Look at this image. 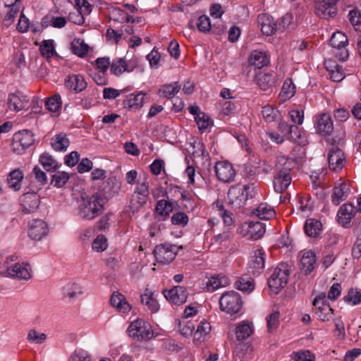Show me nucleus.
Wrapping results in <instances>:
<instances>
[{"label":"nucleus","instance_id":"obj_3","mask_svg":"<svg viewBox=\"0 0 361 361\" xmlns=\"http://www.w3.org/2000/svg\"><path fill=\"white\" fill-rule=\"evenodd\" d=\"M290 269L287 264L280 263L268 279V285L271 291L278 293L283 288L288 280Z\"/></svg>","mask_w":361,"mask_h":361},{"label":"nucleus","instance_id":"obj_61","mask_svg":"<svg viewBox=\"0 0 361 361\" xmlns=\"http://www.w3.org/2000/svg\"><path fill=\"white\" fill-rule=\"evenodd\" d=\"M47 338V335L45 334L38 333L36 330L32 329L29 331L27 334V339L30 341L37 344L42 343Z\"/></svg>","mask_w":361,"mask_h":361},{"label":"nucleus","instance_id":"obj_11","mask_svg":"<svg viewBox=\"0 0 361 361\" xmlns=\"http://www.w3.org/2000/svg\"><path fill=\"white\" fill-rule=\"evenodd\" d=\"M338 0H314L315 14L320 18L328 19L336 14Z\"/></svg>","mask_w":361,"mask_h":361},{"label":"nucleus","instance_id":"obj_31","mask_svg":"<svg viewBox=\"0 0 361 361\" xmlns=\"http://www.w3.org/2000/svg\"><path fill=\"white\" fill-rule=\"evenodd\" d=\"M249 61L250 64L258 68H262L267 66L269 62L266 53L258 50H254L251 52Z\"/></svg>","mask_w":361,"mask_h":361},{"label":"nucleus","instance_id":"obj_63","mask_svg":"<svg viewBox=\"0 0 361 361\" xmlns=\"http://www.w3.org/2000/svg\"><path fill=\"white\" fill-rule=\"evenodd\" d=\"M95 65L99 71L102 74H105L109 67H111V61L109 57H100L95 60Z\"/></svg>","mask_w":361,"mask_h":361},{"label":"nucleus","instance_id":"obj_30","mask_svg":"<svg viewBox=\"0 0 361 361\" xmlns=\"http://www.w3.org/2000/svg\"><path fill=\"white\" fill-rule=\"evenodd\" d=\"M70 145L66 133H61L54 135L51 140V147L56 152H65Z\"/></svg>","mask_w":361,"mask_h":361},{"label":"nucleus","instance_id":"obj_24","mask_svg":"<svg viewBox=\"0 0 361 361\" xmlns=\"http://www.w3.org/2000/svg\"><path fill=\"white\" fill-rule=\"evenodd\" d=\"M316 256L312 251L305 252L300 259V269L305 275L310 274L314 269Z\"/></svg>","mask_w":361,"mask_h":361},{"label":"nucleus","instance_id":"obj_55","mask_svg":"<svg viewBox=\"0 0 361 361\" xmlns=\"http://www.w3.org/2000/svg\"><path fill=\"white\" fill-rule=\"evenodd\" d=\"M46 108L51 112H56L61 106V97L59 94H54L49 98L45 102Z\"/></svg>","mask_w":361,"mask_h":361},{"label":"nucleus","instance_id":"obj_58","mask_svg":"<svg viewBox=\"0 0 361 361\" xmlns=\"http://www.w3.org/2000/svg\"><path fill=\"white\" fill-rule=\"evenodd\" d=\"M195 122L200 130L207 129L212 123V121L205 113H199L197 116L195 117Z\"/></svg>","mask_w":361,"mask_h":361},{"label":"nucleus","instance_id":"obj_51","mask_svg":"<svg viewBox=\"0 0 361 361\" xmlns=\"http://www.w3.org/2000/svg\"><path fill=\"white\" fill-rule=\"evenodd\" d=\"M20 1V0H15L14 3H11L10 10L4 18V25L6 27H9L14 21V19L18 12V8L16 6V3Z\"/></svg>","mask_w":361,"mask_h":361},{"label":"nucleus","instance_id":"obj_5","mask_svg":"<svg viewBox=\"0 0 361 361\" xmlns=\"http://www.w3.org/2000/svg\"><path fill=\"white\" fill-rule=\"evenodd\" d=\"M242 303L240 295L235 291L226 292L219 299L221 310L230 314L238 313L242 308Z\"/></svg>","mask_w":361,"mask_h":361},{"label":"nucleus","instance_id":"obj_17","mask_svg":"<svg viewBox=\"0 0 361 361\" xmlns=\"http://www.w3.org/2000/svg\"><path fill=\"white\" fill-rule=\"evenodd\" d=\"M6 271L8 275L12 278L26 281L32 278L31 268L27 263H16L13 266L8 267Z\"/></svg>","mask_w":361,"mask_h":361},{"label":"nucleus","instance_id":"obj_19","mask_svg":"<svg viewBox=\"0 0 361 361\" xmlns=\"http://www.w3.org/2000/svg\"><path fill=\"white\" fill-rule=\"evenodd\" d=\"M349 193L350 188L348 183L341 180L336 181L331 195L332 203L335 205H338L347 198Z\"/></svg>","mask_w":361,"mask_h":361},{"label":"nucleus","instance_id":"obj_37","mask_svg":"<svg viewBox=\"0 0 361 361\" xmlns=\"http://www.w3.org/2000/svg\"><path fill=\"white\" fill-rule=\"evenodd\" d=\"M145 97V94L142 92L137 94H132L127 99L123 101V105L129 109H139L143 105Z\"/></svg>","mask_w":361,"mask_h":361},{"label":"nucleus","instance_id":"obj_6","mask_svg":"<svg viewBox=\"0 0 361 361\" xmlns=\"http://www.w3.org/2000/svg\"><path fill=\"white\" fill-rule=\"evenodd\" d=\"M251 185L249 184L240 187L238 185H233L228 190L227 197L228 204L234 209H240L243 207L248 199V190Z\"/></svg>","mask_w":361,"mask_h":361},{"label":"nucleus","instance_id":"obj_56","mask_svg":"<svg viewBox=\"0 0 361 361\" xmlns=\"http://www.w3.org/2000/svg\"><path fill=\"white\" fill-rule=\"evenodd\" d=\"M343 300L351 305H357L361 302V293L350 289L348 294L344 296Z\"/></svg>","mask_w":361,"mask_h":361},{"label":"nucleus","instance_id":"obj_32","mask_svg":"<svg viewBox=\"0 0 361 361\" xmlns=\"http://www.w3.org/2000/svg\"><path fill=\"white\" fill-rule=\"evenodd\" d=\"M141 302L145 305L147 309L152 312L155 313L159 309V305L157 299L154 296V293L146 290L140 296Z\"/></svg>","mask_w":361,"mask_h":361},{"label":"nucleus","instance_id":"obj_12","mask_svg":"<svg viewBox=\"0 0 361 361\" xmlns=\"http://www.w3.org/2000/svg\"><path fill=\"white\" fill-rule=\"evenodd\" d=\"M217 178L224 183L231 182L235 176V171L233 166L226 161H217L215 165Z\"/></svg>","mask_w":361,"mask_h":361},{"label":"nucleus","instance_id":"obj_2","mask_svg":"<svg viewBox=\"0 0 361 361\" xmlns=\"http://www.w3.org/2000/svg\"><path fill=\"white\" fill-rule=\"evenodd\" d=\"M149 194V185L146 180L142 183H137L134 192L131 195L128 205L129 210L133 215L138 213L146 205Z\"/></svg>","mask_w":361,"mask_h":361},{"label":"nucleus","instance_id":"obj_26","mask_svg":"<svg viewBox=\"0 0 361 361\" xmlns=\"http://www.w3.org/2000/svg\"><path fill=\"white\" fill-rule=\"evenodd\" d=\"M252 214L262 220H269L276 215L274 208L266 202L260 203L252 210Z\"/></svg>","mask_w":361,"mask_h":361},{"label":"nucleus","instance_id":"obj_54","mask_svg":"<svg viewBox=\"0 0 361 361\" xmlns=\"http://www.w3.org/2000/svg\"><path fill=\"white\" fill-rule=\"evenodd\" d=\"M279 312L275 311L267 317V329L269 332H273L279 327Z\"/></svg>","mask_w":361,"mask_h":361},{"label":"nucleus","instance_id":"obj_41","mask_svg":"<svg viewBox=\"0 0 361 361\" xmlns=\"http://www.w3.org/2000/svg\"><path fill=\"white\" fill-rule=\"evenodd\" d=\"M23 178V171L18 169L10 172L7 178V182L10 188L15 190H19L20 189V183Z\"/></svg>","mask_w":361,"mask_h":361},{"label":"nucleus","instance_id":"obj_57","mask_svg":"<svg viewBox=\"0 0 361 361\" xmlns=\"http://www.w3.org/2000/svg\"><path fill=\"white\" fill-rule=\"evenodd\" d=\"M68 361H91V356L87 351L78 349L71 354Z\"/></svg>","mask_w":361,"mask_h":361},{"label":"nucleus","instance_id":"obj_39","mask_svg":"<svg viewBox=\"0 0 361 361\" xmlns=\"http://www.w3.org/2000/svg\"><path fill=\"white\" fill-rule=\"evenodd\" d=\"M262 115L267 123H272L281 120L280 111L272 106L267 105L262 107Z\"/></svg>","mask_w":361,"mask_h":361},{"label":"nucleus","instance_id":"obj_40","mask_svg":"<svg viewBox=\"0 0 361 361\" xmlns=\"http://www.w3.org/2000/svg\"><path fill=\"white\" fill-rule=\"evenodd\" d=\"M39 163L47 171H54L59 168L58 162L47 152L42 154L39 159Z\"/></svg>","mask_w":361,"mask_h":361},{"label":"nucleus","instance_id":"obj_35","mask_svg":"<svg viewBox=\"0 0 361 361\" xmlns=\"http://www.w3.org/2000/svg\"><path fill=\"white\" fill-rule=\"evenodd\" d=\"M68 87L74 90L75 92H81L87 87V82L80 75H75L68 77L66 81Z\"/></svg>","mask_w":361,"mask_h":361},{"label":"nucleus","instance_id":"obj_13","mask_svg":"<svg viewBox=\"0 0 361 361\" xmlns=\"http://www.w3.org/2000/svg\"><path fill=\"white\" fill-rule=\"evenodd\" d=\"M163 293L167 300L177 305L185 302L188 295L186 288L181 286H174L170 290H165Z\"/></svg>","mask_w":361,"mask_h":361},{"label":"nucleus","instance_id":"obj_59","mask_svg":"<svg viewBox=\"0 0 361 361\" xmlns=\"http://www.w3.org/2000/svg\"><path fill=\"white\" fill-rule=\"evenodd\" d=\"M197 29L202 32H207L211 29V23L208 16L203 15L197 20Z\"/></svg>","mask_w":361,"mask_h":361},{"label":"nucleus","instance_id":"obj_44","mask_svg":"<svg viewBox=\"0 0 361 361\" xmlns=\"http://www.w3.org/2000/svg\"><path fill=\"white\" fill-rule=\"evenodd\" d=\"M235 287L243 292L250 293L255 288L254 280L250 276H243L235 283Z\"/></svg>","mask_w":361,"mask_h":361},{"label":"nucleus","instance_id":"obj_15","mask_svg":"<svg viewBox=\"0 0 361 361\" xmlns=\"http://www.w3.org/2000/svg\"><path fill=\"white\" fill-rule=\"evenodd\" d=\"M314 128L318 133L329 135L334 130L333 121L329 114H319L314 117Z\"/></svg>","mask_w":361,"mask_h":361},{"label":"nucleus","instance_id":"obj_46","mask_svg":"<svg viewBox=\"0 0 361 361\" xmlns=\"http://www.w3.org/2000/svg\"><path fill=\"white\" fill-rule=\"evenodd\" d=\"M279 121L280 122L279 123L278 128L281 133H283V136H285L286 139L295 140V139L293 135V133H295L298 130V126L295 125H289L286 121Z\"/></svg>","mask_w":361,"mask_h":361},{"label":"nucleus","instance_id":"obj_7","mask_svg":"<svg viewBox=\"0 0 361 361\" xmlns=\"http://www.w3.org/2000/svg\"><path fill=\"white\" fill-rule=\"evenodd\" d=\"M178 249L175 245L164 243L157 245L153 253L158 263L169 264L175 259Z\"/></svg>","mask_w":361,"mask_h":361},{"label":"nucleus","instance_id":"obj_64","mask_svg":"<svg viewBox=\"0 0 361 361\" xmlns=\"http://www.w3.org/2000/svg\"><path fill=\"white\" fill-rule=\"evenodd\" d=\"M356 232L357 239L353 245L352 253L354 257L359 258L361 256V224L356 229Z\"/></svg>","mask_w":361,"mask_h":361},{"label":"nucleus","instance_id":"obj_9","mask_svg":"<svg viewBox=\"0 0 361 361\" xmlns=\"http://www.w3.org/2000/svg\"><path fill=\"white\" fill-rule=\"evenodd\" d=\"M328 163L331 170L340 171L346 164V157L343 150L333 146L328 154Z\"/></svg>","mask_w":361,"mask_h":361},{"label":"nucleus","instance_id":"obj_60","mask_svg":"<svg viewBox=\"0 0 361 361\" xmlns=\"http://www.w3.org/2000/svg\"><path fill=\"white\" fill-rule=\"evenodd\" d=\"M171 221L173 225L183 227L188 224L189 219L186 214L179 212L171 216Z\"/></svg>","mask_w":361,"mask_h":361},{"label":"nucleus","instance_id":"obj_25","mask_svg":"<svg viewBox=\"0 0 361 361\" xmlns=\"http://www.w3.org/2000/svg\"><path fill=\"white\" fill-rule=\"evenodd\" d=\"M111 305L123 313L128 312L131 306L126 300L124 295L118 292H114L110 298Z\"/></svg>","mask_w":361,"mask_h":361},{"label":"nucleus","instance_id":"obj_16","mask_svg":"<svg viewBox=\"0 0 361 361\" xmlns=\"http://www.w3.org/2000/svg\"><path fill=\"white\" fill-rule=\"evenodd\" d=\"M265 256L263 249L255 250L248 263V271L253 275L259 274L264 268Z\"/></svg>","mask_w":361,"mask_h":361},{"label":"nucleus","instance_id":"obj_27","mask_svg":"<svg viewBox=\"0 0 361 361\" xmlns=\"http://www.w3.org/2000/svg\"><path fill=\"white\" fill-rule=\"evenodd\" d=\"M35 139L33 134L30 130H23L16 134L14 137V145L22 147L25 149L34 143Z\"/></svg>","mask_w":361,"mask_h":361},{"label":"nucleus","instance_id":"obj_4","mask_svg":"<svg viewBox=\"0 0 361 361\" xmlns=\"http://www.w3.org/2000/svg\"><path fill=\"white\" fill-rule=\"evenodd\" d=\"M128 331L129 336L137 341H147L154 336L151 324L141 319L131 322Z\"/></svg>","mask_w":361,"mask_h":361},{"label":"nucleus","instance_id":"obj_53","mask_svg":"<svg viewBox=\"0 0 361 361\" xmlns=\"http://www.w3.org/2000/svg\"><path fill=\"white\" fill-rule=\"evenodd\" d=\"M41 54L46 58H50L55 52L54 41L52 39L44 40L39 48Z\"/></svg>","mask_w":361,"mask_h":361},{"label":"nucleus","instance_id":"obj_47","mask_svg":"<svg viewBox=\"0 0 361 361\" xmlns=\"http://www.w3.org/2000/svg\"><path fill=\"white\" fill-rule=\"evenodd\" d=\"M348 43L347 36L342 32H334L330 39V44L334 49L346 47Z\"/></svg>","mask_w":361,"mask_h":361},{"label":"nucleus","instance_id":"obj_34","mask_svg":"<svg viewBox=\"0 0 361 361\" xmlns=\"http://www.w3.org/2000/svg\"><path fill=\"white\" fill-rule=\"evenodd\" d=\"M228 284V279L224 276H214L208 279L206 288L208 291L212 292L221 287H225Z\"/></svg>","mask_w":361,"mask_h":361},{"label":"nucleus","instance_id":"obj_52","mask_svg":"<svg viewBox=\"0 0 361 361\" xmlns=\"http://www.w3.org/2000/svg\"><path fill=\"white\" fill-rule=\"evenodd\" d=\"M349 20L356 31L361 32V10L353 9L348 13Z\"/></svg>","mask_w":361,"mask_h":361},{"label":"nucleus","instance_id":"obj_22","mask_svg":"<svg viewBox=\"0 0 361 361\" xmlns=\"http://www.w3.org/2000/svg\"><path fill=\"white\" fill-rule=\"evenodd\" d=\"M254 331L252 322L247 320L240 322L237 324L235 329V334L238 341H244L249 338Z\"/></svg>","mask_w":361,"mask_h":361},{"label":"nucleus","instance_id":"obj_21","mask_svg":"<svg viewBox=\"0 0 361 361\" xmlns=\"http://www.w3.org/2000/svg\"><path fill=\"white\" fill-rule=\"evenodd\" d=\"M257 20L261 26L262 32L267 36L273 35L278 30L277 24L274 22V18L268 14L259 15Z\"/></svg>","mask_w":361,"mask_h":361},{"label":"nucleus","instance_id":"obj_42","mask_svg":"<svg viewBox=\"0 0 361 361\" xmlns=\"http://www.w3.org/2000/svg\"><path fill=\"white\" fill-rule=\"evenodd\" d=\"M295 93V85L293 83L292 80L290 78H287L282 86L281 92H280V97H281L282 100L286 101L289 99H290Z\"/></svg>","mask_w":361,"mask_h":361},{"label":"nucleus","instance_id":"obj_36","mask_svg":"<svg viewBox=\"0 0 361 361\" xmlns=\"http://www.w3.org/2000/svg\"><path fill=\"white\" fill-rule=\"evenodd\" d=\"M265 233V227L264 224L256 221L250 222L248 225L247 234L250 238L254 240L261 238Z\"/></svg>","mask_w":361,"mask_h":361},{"label":"nucleus","instance_id":"obj_43","mask_svg":"<svg viewBox=\"0 0 361 361\" xmlns=\"http://www.w3.org/2000/svg\"><path fill=\"white\" fill-rule=\"evenodd\" d=\"M72 52L80 56L85 57L89 51V46L80 39H74L71 43Z\"/></svg>","mask_w":361,"mask_h":361},{"label":"nucleus","instance_id":"obj_62","mask_svg":"<svg viewBox=\"0 0 361 361\" xmlns=\"http://www.w3.org/2000/svg\"><path fill=\"white\" fill-rule=\"evenodd\" d=\"M92 249L97 252H102L107 247L106 239L102 235H98L92 242Z\"/></svg>","mask_w":361,"mask_h":361},{"label":"nucleus","instance_id":"obj_8","mask_svg":"<svg viewBox=\"0 0 361 361\" xmlns=\"http://www.w3.org/2000/svg\"><path fill=\"white\" fill-rule=\"evenodd\" d=\"M313 306L315 314L322 321H329L332 318L334 310L327 302L325 293H322L314 298Z\"/></svg>","mask_w":361,"mask_h":361},{"label":"nucleus","instance_id":"obj_28","mask_svg":"<svg viewBox=\"0 0 361 361\" xmlns=\"http://www.w3.org/2000/svg\"><path fill=\"white\" fill-rule=\"evenodd\" d=\"M256 82L258 86L263 90H267L274 87L276 83V78L273 74L263 72H260L257 75Z\"/></svg>","mask_w":361,"mask_h":361},{"label":"nucleus","instance_id":"obj_20","mask_svg":"<svg viewBox=\"0 0 361 361\" xmlns=\"http://www.w3.org/2000/svg\"><path fill=\"white\" fill-rule=\"evenodd\" d=\"M28 102L27 97L22 92L17 91L15 93L8 94L7 104L9 109L19 111L25 108Z\"/></svg>","mask_w":361,"mask_h":361},{"label":"nucleus","instance_id":"obj_48","mask_svg":"<svg viewBox=\"0 0 361 361\" xmlns=\"http://www.w3.org/2000/svg\"><path fill=\"white\" fill-rule=\"evenodd\" d=\"M180 89V85L176 82L172 84L164 85L162 89L159 90V92L161 96L171 99L179 92Z\"/></svg>","mask_w":361,"mask_h":361},{"label":"nucleus","instance_id":"obj_49","mask_svg":"<svg viewBox=\"0 0 361 361\" xmlns=\"http://www.w3.org/2000/svg\"><path fill=\"white\" fill-rule=\"evenodd\" d=\"M63 293L65 296L73 298L77 295L82 294V290L79 284L76 283H69L63 288Z\"/></svg>","mask_w":361,"mask_h":361},{"label":"nucleus","instance_id":"obj_33","mask_svg":"<svg viewBox=\"0 0 361 361\" xmlns=\"http://www.w3.org/2000/svg\"><path fill=\"white\" fill-rule=\"evenodd\" d=\"M304 230L308 236L315 238L321 233L322 225L317 219H308L305 222Z\"/></svg>","mask_w":361,"mask_h":361},{"label":"nucleus","instance_id":"obj_50","mask_svg":"<svg viewBox=\"0 0 361 361\" xmlns=\"http://www.w3.org/2000/svg\"><path fill=\"white\" fill-rule=\"evenodd\" d=\"M69 174L65 171H57L52 176L51 183L57 188H61L68 180Z\"/></svg>","mask_w":361,"mask_h":361},{"label":"nucleus","instance_id":"obj_1","mask_svg":"<svg viewBox=\"0 0 361 361\" xmlns=\"http://www.w3.org/2000/svg\"><path fill=\"white\" fill-rule=\"evenodd\" d=\"M120 188L119 184L113 183L109 191H98L90 196L82 197L77 215L85 220L94 219L104 212L105 204L118 194Z\"/></svg>","mask_w":361,"mask_h":361},{"label":"nucleus","instance_id":"obj_38","mask_svg":"<svg viewBox=\"0 0 361 361\" xmlns=\"http://www.w3.org/2000/svg\"><path fill=\"white\" fill-rule=\"evenodd\" d=\"M133 70V68H130L126 61L121 58L114 59L111 63L110 72L115 75H120L125 71L130 72Z\"/></svg>","mask_w":361,"mask_h":361},{"label":"nucleus","instance_id":"obj_45","mask_svg":"<svg viewBox=\"0 0 361 361\" xmlns=\"http://www.w3.org/2000/svg\"><path fill=\"white\" fill-rule=\"evenodd\" d=\"M155 211L159 215L167 217L173 211V203L165 200H159L157 203Z\"/></svg>","mask_w":361,"mask_h":361},{"label":"nucleus","instance_id":"obj_18","mask_svg":"<svg viewBox=\"0 0 361 361\" xmlns=\"http://www.w3.org/2000/svg\"><path fill=\"white\" fill-rule=\"evenodd\" d=\"M356 214V208L350 203L343 204L337 213L338 222L342 226H350L352 219Z\"/></svg>","mask_w":361,"mask_h":361},{"label":"nucleus","instance_id":"obj_23","mask_svg":"<svg viewBox=\"0 0 361 361\" xmlns=\"http://www.w3.org/2000/svg\"><path fill=\"white\" fill-rule=\"evenodd\" d=\"M292 181V176L276 173L274 177L273 185L274 190L279 193L286 191Z\"/></svg>","mask_w":361,"mask_h":361},{"label":"nucleus","instance_id":"obj_29","mask_svg":"<svg viewBox=\"0 0 361 361\" xmlns=\"http://www.w3.org/2000/svg\"><path fill=\"white\" fill-rule=\"evenodd\" d=\"M293 159L285 156H279L276 161V173L281 174L291 175L290 171L293 166Z\"/></svg>","mask_w":361,"mask_h":361},{"label":"nucleus","instance_id":"obj_14","mask_svg":"<svg viewBox=\"0 0 361 361\" xmlns=\"http://www.w3.org/2000/svg\"><path fill=\"white\" fill-rule=\"evenodd\" d=\"M47 223L39 219H33L29 223L28 235L34 240H40L47 235Z\"/></svg>","mask_w":361,"mask_h":361},{"label":"nucleus","instance_id":"obj_10","mask_svg":"<svg viewBox=\"0 0 361 361\" xmlns=\"http://www.w3.org/2000/svg\"><path fill=\"white\" fill-rule=\"evenodd\" d=\"M20 201L23 214L35 212L40 204L39 196L37 192H26L21 196Z\"/></svg>","mask_w":361,"mask_h":361}]
</instances>
